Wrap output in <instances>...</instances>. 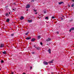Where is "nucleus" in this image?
<instances>
[{"label":"nucleus","instance_id":"17","mask_svg":"<svg viewBox=\"0 0 74 74\" xmlns=\"http://www.w3.org/2000/svg\"><path fill=\"white\" fill-rule=\"evenodd\" d=\"M9 21H10V19H7L6 20V22H9Z\"/></svg>","mask_w":74,"mask_h":74},{"label":"nucleus","instance_id":"2","mask_svg":"<svg viewBox=\"0 0 74 74\" xmlns=\"http://www.w3.org/2000/svg\"><path fill=\"white\" fill-rule=\"evenodd\" d=\"M30 5L29 4H27L26 6V8H29L30 7Z\"/></svg>","mask_w":74,"mask_h":74},{"label":"nucleus","instance_id":"23","mask_svg":"<svg viewBox=\"0 0 74 74\" xmlns=\"http://www.w3.org/2000/svg\"><path fill=\"white\" fill-rule=\"evenodd\" d=\"M72 21H73V19H71V20H70V22H72Z\"/></svg>","mask_w":74,"mask_h":74},{"label":"nucleus","instance_id":"6","mask_svg":"<svg viewBox=\"0 0 74 74\" xmlns=\"http://www.w3.org/2000/svg\"><path fill=\"white\" fill-rule=\"evenodd\" d=\"M51 39L50 38H49L47 39L46 41H51Z\"/></svg>","mask_w":74,"mask_h":74},{"label":"nucleus","instance_id":"13","mask_svg":"<svg viewBox=\"0 0 74 74\" xmlns=\"http://www.w3.org/2000/svg\"><path fill=\"white\" fill-rule=\"evenodd\" d=\"M31 38L30 37H28L26 38L27 40H30Z\"/></svg>","mask_w":74,"mask_h":74},{"label":"nucleus","instance_id":"26","mask_svg":"<svg viewBox=\"0 0 74 74\" xmlns=\"http://www.w3.org/2000/svg\"><path fill=\"white\" fill-rule=\"evenodd\" d=\"M11 36H14V34H12L11 35Z\"/></svg>","mask_w":74,"mask_h":74},{"label":"nucleus","instance_id":"18","mask_svg":"<svg viewBox=\"0 0 74 74\" xmlns=\"http://www.w3.org/2000/svg\"><path fill=\"white\" fill-rule=\"evenodd\" d=\"M55 18V16H52L51 17V18L52 19H54V18Z\"/></svg>","mask_w":74,"mask_h":74},{"label":"nucleus","instance_id":"14","mask_svg":"<svg viewBox=\"0 0 74 74\" xmlns=\"http://www.w3.org/2000/svg\"><path fill=\"white\" fill-rule=\"evenodd\" d=\"M5 15L6 16H9V14H8V13H6L5 14Z\"/></svg>","mask_w":74,"mask_h":74},{"label":"nucleus","instance_id":"3","mask_svg":"<svg viewBox=\"0 0 74 74\" xmlns=\"http://www.w3.org/2000/svg\"><path fill=\"white\" fill-rule=\"evenodd\" d=\"M43 63L45 65H48V63L47 62L45 61H44L43 62Z\"/></svg>","mask_w":74,"mask_h":74},{"label":"nucleus","instance_id":"25","mask_svg":"<svg viewBox=\"0 0 74 74\" xmlns=\"http://www.w3.org/2000/svg\"><path fill=\"white\" fill-rule=\"evenodd\" d=\"M46 12L45 11H44V13H45V14L46 13Z\"/></svg>","mask_w":74,"mask_h":74},{"label":"nucleus","instance_id":"7","mask_svg":"<svg viewBox=\"0 0 74 74\" xmlns=\"http://www.w3.org/2000/svg\"><path fill=\"white\" fill-rule=\"evenodd\" d=\"M34 47L35 48H36L37 49H39V48H38V47H37L36 46H35V45L34 46Z\"/></svg>","mask_w":74,"mask_h":74},{"label":"nucleus","instance_id":"22","mask_svg":"<svg viewBox=\"0 0 74 74\" xmlns=\"http://www.w3.org/2000/svg\"><path fill=\"white\" fill-rule=\"evenodd\" d=\"M28 33H29V32H27V33L25 34H26V35H27V34H28Z\"/></svg>","mask_w":74,"mask_h":74},{"label":"nucleus","instance_id":"33","mask_svg":"<svg viewBox=\"0 0 74 74\" xmlns=\"http://www.w3.org/2000/svg\"><path fill=\"white\" fill-rule=\"evenodd\" d=\"M35 14H37V13L36 12V13H35Z\"/></svg>","mask_w":74,"mask_h":74},{"label":"nucleus","instance_id":"21","mask_svg":"<svg viewBox=\"0 0 74 74\" xmlns=\"http://www.w3.org/2000/svg\"><path fill=\"white\" fill-rule=\"evenodd\" d=\"M34 11L35 12H36L37 11V10H35V9H34Z\"/></svg>","mask_w":74,"mask_h":74},{"label":"nucleus","instance_id":"36","mask_svg":"<svg viewBox=\"0 0 74 74\" xmlns=\"http://www.w3.org/2000/svg\"><path fill=\"white\" fill-rule=\"evenodd\" d=\"M62 20H63V18H61Z\"/></svg>","mask_w":74,"mask_h":74},{"label":"nucleus","instance_id":"29","mask_svg":"<svg viewBox=\"0 0 74 74\" xmlns=\"http://www.w3.org/2000/svg\"><path fill=\"white\" fill-rule=\"evenodd\" d=\"M56 33L58 34H59V32H56Z\"/></svg>","mask_w":74,"mask_h":74},{"label":"nucleus","instance_id":"19","mask_svg":"<svg viewBox=\"0 0 74 74\" xmlns=\"http://www.w3.org/2000/svg\"><path fill=\"white\" fill-rule=\"evenodd\" d=\"M45 19H48V17H45Z\"/></svg>","mask_w":74,"mask_h":74},{"label":"nucleus","instance_id":"15","mask_svg":"<svg viewBox=\"0 0 74 74\" xmlns=\"http://www.w3.org/2000/svg\"><path fill=\"white\" fill-rule=\"evenodd\" d=\"M38 39H40V38H41V36H38Z\"/></svg>","mask_w":74,"mask_h":74},{"label":"nucleus","instance_id":"16","mask_svg":"<svg viewBox=\"0 0 74 74\" xmlns=\"http://www.w3.org/2000/svg\"><path fill=\"white\" fill-rule=\"evenodd\" d=\"M58 3H59V4H60V5L62 4V3H63V2H59Z\"/></svg>","mask_w":74,"mask_h":74},{"label":"nucleus","instance_id":"24","mask_svg":"<svg viewBox=\"0 0 74 74\" xmlns=\"http://www.w3.org/2000/svg\"><path fill=\"white\" fill-rule=\"evenodd\" d=\"M71 7H73V6H74V4H73L72 5H71Z\"/></svg>","mask_w":74,"mask_h":74},{"label":"nucleus","instance_id":"5","mask_svg":"<svg viewBox=\"0 0 74 74\" xmlns=\"http://www.w3.org/2000/svg\"><path fill=\"white\" fill-rule=\"evenodd\" d=\"M47 51L49 53H51V49H49Z\"/></svg>","mask_w":74,"mask_h":74},{"label":"nucleus","instance_id":"9","mask_svg":"<svg viewBox=\"0 0 74 74\" xmlns=\"http://www.w3.org/2000/svg\"><path fill=\"white\" fill-rule=\"evenodd\" d=\"M24 19V17H23V16H21V18H20V19H21V20H22Z\"/></svg>","mask_w":74,"mask_h":74},{"label":"nucleus","instance_id":"32","mask_svg":"<svg viewBox=\"0 0 74 74\" xmlns=\"http://www.w3.org/2000/svg\"><path fill=\"white\" fill-rule=\"evenodd\" d=\"M12 74H14V73L12 72Z\"/></svg>","mask_w":74,"mask_h":74},{"label":"nucleus","instance_id":"27","mask_svg":"<svg viewBox=\"0 0 74 74\" xmlns=\"http://www.w3.org/2000/svg\"><path fill=\"white\" fill-rule=\"evenodd\" d=\"M40 44L41 45H42V43L41 42H40Z\"/></svg>","mask_w":74,"mask_h":74},{"label":"nucleus","instance_id":"31","mask_svg":"<svg viewBox=\"0 0 74 74\" xmlns=\"http://www.w3.org/2000/svg\"><path fill=\"white\" fill-rule=\"evenodd\" d=\"M9 14H10V15H11V13H10V12H9Z\"/></svg>","mask_w":74,"mask_h":74},{"label":"nucleus","instance_id":"12","mask_svg":"<svg viewBox=\"0 0 74 74\" xmlns=\"http://www.w3.org/2000/svg\"><path fill=\"white\" fill-rule=\"evenodd\" d=\"M35 39L33 38L31 40V41L33 42V41H34L35 40Z\"/></svg>","mask_w":74,"mask_h":74},{"label":"nucleus","instance_id":"34","mask_svg":"<svg viewBox=\"0 0 74 74\" xmlns=\"http://www.w3.org/2000/svg\"><path fill=\"white\" fill-rule=\"evenodd\" d=\"M23 74H26V73H23Z\"/></svg>","mask_w":74,"mask_h":74},{"label":"nucleus","instance_id":"11","mask_svg":"<svg viewBox=\"0 0 74 74\" xmlns=\"http://www.w3.org/2000/svg\"><path fill=\"white\" fill-rule=\"evenodd\" d=\"M2 53H3V54H6V53H7V52H6V51H5L3 52Z\"/></svg>","mask_w":74,"mask_h":74},{"label":"nucleus","instance_id":"30","mask_svg":"<svg viewBox=\"0 0 74 74\" xmlns=\"http://www.w3.org/2000/svg\"><path fill=\"white\" fill-rule=\"evenodd\" d=\"M13 11H14H14H15V10H14V9H13Z\"/></svg>","mask_w":74,"mask_h":74},{"label":"nucleus","instance_id":"40","mask_svg":"<svg viewBox=\"0 0 74 74\" xmlns=\"http://www.w3.org/2000/svg\"><path fill=\"white\" fill-rule=\"evenodd\" d=\"M27 11H28V9H27Z\"/></svg>","mask_w":74,"mask_h":74},{"label":"nucleus","instance_id":"8","mask_svg":"<svg viewBox=\"0 0 74 74\" xmlns=\"http://www.w3.org/2000/svg\"><path fill=\"white\" fill-rule=\"evenodd\" d=\"M28 22H29V23H31V22H33V20H28Z\"/></svg>","mask_w":74,"mask_h":74},{"label":"nucleus","instance_id":"39","mask_svg":"<svg viewBox=\"0 0 74 74\" xmlns=\"http://www.w3.org/2000/svg\"><path fill=\"white\" fill-rule=\"evenodd\" d=\"M52 74H53V73H52Z\"/></svg>","mask_w":74,"mask_h":74},{"label":"nucleus","instance_id":"1","mask_svg":"<svg viewBox=\"0 0 74 74\" xmlns=\"http://www.w3.org/2000/svg\"><path fill=\"white\" fill-rule=\"evenodd\" d=\"M4 44L1 43L0 45V47L1 48H3V47H4Z\"/></svg>","mask_w":74,"mask_h":74},{"label":"nucleus","instance_id":"4","mask_svg":"<svg viewBox=\"0 0 74 74\" xmlns=\"http://www.w3.org/2000/svg\"><path fill=\"white\" fill-rule=\"evenodd\" d=\"M74 30V27H72L70 29V30H69V32H71L72 30Z\"/></svg>","mask_w":74,"mask_h":74},{"label":"nucleus","instance_id":"10","mask_svg":"<svg viewBox=\"0 0 74 74\" xmlns=\"http://www.w3.org/2000/svg\"><path fill=\"white\" fill-rule=\"evenodd\" d=\"M53 60L52 61H49V63H53Z\"/></svg>","mask_w":74,"mask_h":74},{"label":"nucleus","instance_id":"41","mask_svg":"<svg viewBox=\"0 0 74 74\" xmlns=\"http://www.w3.org/2000/svg\"><path fill=\"white\" fill-rule=\"evenodd\" d=\"M1 70V69H0V70Z\"/></svg>","mask_w":74,"mask_h":74},{"label":"nucleus","instance_id":"38","mask_svg":"<svg viewBox=\"0 0 74 74\" xmlns=\"http://www.w3.org/2000/svg\"><path fill=\"white\" fill-rule=\"evenodd\" d=\"M32 53H33H33H34V52H32Z\"/></svg>","mask_w":74,"mask_h":74},{"label":"nucleus","instance_id":"37","mask_svg":"<svg viewBox=\"0 0 74 74\" xmlns=\"http://www.w3.org/2000/svg\"><path fill=\"white\" fill-rule=\"evenodd\" d=\"M38 18H40V17H38Z\"/></svg>","mask_w":74,"mask_h":74},{"label":"nucleus","instance_id":"28","mask_svg":"<svg viewBox=\"0 0 74 74\" xmlns=\"http://www.w3.org/2000/svg\"><path fill=\"white\" fill-rule=\"evenodd\" d=\"M30 70H31V69H32V67L31 66L30 67Z\"/></svg>","mask_w":74,"mask_h":74},{"label":"nucleus","instance_id":"20","mask_svg":"<svg viewBox=\"0 0 74 74\" xmlns=\"http://www.w3.org/2000/svg\"><path fill=\"white\" fill-rule=\"evenodd\" d=\"M1 63H4V60H1Z\"/></svg>","mask_w":74,"mask_h":74},{"label":"nucleus","instance_id":"35","mask_svg":"<svg viewBox=\"0 0 74 74\" xmlns=\"http://www.w3.org/2000/svg\"><path fill=\"white\" fill-rule=\"evenodd\" d=\"M72 1H73V2H74V0H72Z\"/></svg>","mask_w":74,"mask_h":74}]
</instances>
